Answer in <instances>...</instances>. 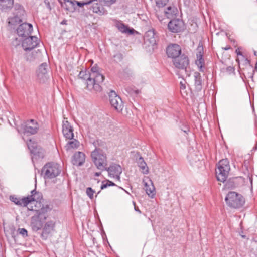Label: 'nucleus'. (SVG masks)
<instances>
[{"instance_id":"nucleus-20","label":"nucleus","mask_w":257,"mask_h":257,"mask_svg":"<svg viewBox=\"0 0 257 257\" xmlns=\"http://www.w3.org/2000/svg\"><path fill=\"white\" fill-rule=\"evenodd\" d=\"M197 53L196 54L197 60L196 64L197 65L200 71H203V67L204 65V60L203 58V48L202 45H199L197 49Z\"/></svg>"},{"instance_id":"nucleus-33","label":"nucleus","mask_w":257,"mask_h":257,"mask_svg":"<svg viewBox=\"0 0 257 257\" xmlns=\"http://www.w3.org/2000/svg\"><path fill=\"white\" fill-rule=\"evenodd\" d=\"M27 146L31 153L35 154L37 153L36 144L30 139L27 142Z\"/></svg>"},{"instance_id":"nucleus-10","label":"nucleus","mask_w":257,"mask_h":257,"mask_svg":"<svg viewBox=\"0 0 257 257\" xmlns=\"http://www.w3.org/2000/svg\"><path fill=\"white\" fill-rule=\"evenodd\" d=\"M38 44V38L35 36H27L22 42V47L26 51H30Z\"/></svg>"},{"instance_id":"nucleus-19","label":"nucleus","mask_w":257,"mask_h":257,"mask_svg":"<svg viewBox=\"0 0 257 257\" xmlns=\"http://www.w3.org/2000/svg\"><path fill=\"white\" fill-rule=\"evenodd\" d=\"M55 224L56 221L55 219L47 221L43 227L42 236H47L54 231Z\"/></svg>"},{"instance_id":"nucleus-13","label":"nucleus","mask_w":257,"mask_h":257,"mask_svg":"<svg viewBox=\"0 0 257 257\" xmlns=\"http://www.w3.org/2000/svg\"><path fill=\"white\" fill-rule=\"evenodd\" d=\"M104 170L108 172L110 177L115 178L117 180L120 179V175L122 173V168L119 165L112 164L109 167L106 166Z\"/></svg>"},{"instance_id":"nucleus-16","label":"nucleus","mask_w":257,"mask_h":257,"mask_svg":"<svg viewBox=\"0 0 257 257\" xmlns=\"http://www.w3.org/2000/svg\"><path fill=\"white\" fill-rule=\"evenodd\" d=\"M62 132L64 136L68 139H72L74 137L73 129L70 123L67 120L62 122Z\"/></svg>"},{"instance_id":"nucleus-11","label":"nucleus","mask_w":257,"mask_h":257,"mask_svg":"<svg viewBox=\"0 0 257 257\" xmlns=\"http://www.w3.org/2000/svg\"><path fill=\"white\" fill-rule=\"evenodd\" d=\"M33 31L32 24L29 23H23L19 25L17 29V34L19 36L27 37L29 36Z\"/></svg>"},{"instance_id":"nucleus-42","label":"nucleus","mask_w":257,"mask_h":257,"mask_svg":"<svg viewBox=\"0 0 257 257\" xmlns=\"http://www.w3.org/2000/svg\"><path fill=\"white\" fill-rule=\"evenodd\" d=\"M116 0H99L101 2H103L106 5H110L115 2Z\"/></svg>"},{"instance_id":"nucleus-18","label":"nucleus","mask_w":257,"mask_h":257,"mask_svg":"<svg viewBox=\"0 0 257 257\" xmlns=\"http://www.w3.org/2000/svg\"><path fill=\"white\" fill-rule=\"evenodd\" d=\"M158 39V36L154 29H151L147 31L145 35V41L151 45H155Z\"/></svg>"},{"instance_id":"nucleus-14","label":"nucleus","mask_w":257,"mask_h":257,"mask_svg":"<svg viewBox=\"0 0 257 257\" xmlns=\"http://www.w3.org/2000/svg\"><path fill=\"white\" fill-rule=\"evenodd\" d=\"M166 53L169 57L172 58L174 60L175 58L180 56L179 55L181 53V49L178 44H171L167 48Z\"/></svg>"},{"instance_id":"nucleus-15","label":"nucleus","mask_w":257,"mask_h":257,"mask_svg":"<svg viewBox=\"0 0 257 257\" xmlns=\"http://www.w3.org/2000/svg\"><path fill=\"white\" fill-rule=\"evenodd\" d=\"M10 200L15 204L21 206H27V205L35 200L32 196H28L20 199L15 196L10 197Z\"/></svg>"},{"instance_id":"nucleus-53","label":"nucleus","mask_w":257,"mask_h":257,"mask_svg":"<svg viewBox=\"0 0 257 257\" xmlns=\"http://www.w3.org/2000/svg\"><path fill=\"white\" fill-rule=\"evenodd\" d=\"M158 19H159V20L160 21H162V19H160V18L159 17V16H158Z\"/></svg>"},{"instance_id":"nucleus-54","label":"nucleus","mask_w":257,"mask_h":257,"mask_svg":"<svg viewBox=\"0 0 257 257\" xmlns=\"http://www.w3.org/2000/svg\"><path fill=\"white\" fill-rule=\"evenodd\" d=\"M138 92H139V90H137V91H136V93H138Z\"/></svg>"},{"instance_id":"nucleus-45","label":"nucleus","mask_w":257,"mask_h":257,"mask_svg":"<svg viewBox=\"0 0 257 257\" xmlns=\"http://www.w3.org/2000/svg\"><path fill=\"white\" fill-rule=\"evenodd\" d=\"M114 57H117L119 60H121L122 59V55L120 53L115 55Z\"/></svg>"},{"instance_id":"nucleus-44","label":"nucleus","mask_w":257,"mask_h":257,"mask_svg":"<svg viewBox=\"0 0 257 257\" xmlns=\"http://www.w3.org/2000/svg\"><path fill=\"white\" fill-rule=\"evenodd\" d=\"M180 89L181 90L185 89L186 86H185V84H184L182 82H180Z\"/></svg>"},{"instance_id":"nucleus-8","label":"nucleus","mask_w":257,"mask_h":257,"mask_svg":"<svg viewBox=\"0 0 257 257\" xmlns=\"http://www.w3.org/2000/svg\"><path fill=\"white\" fill-rule=\"evenodd\" d=\"M50 67L46 62L42 63L36 71L37 79L40 83H45L49 79Z\"/></svg>"},{"instance_id":"nucleus-21","label":"nucleus","mask_w":257,"mask_h":257,"mask_svg":"<svg viewBox=\"0 0 257 257\" xmlns=\"http://www.w3.org/2000/svg\"><path fill=\"white\" fill-rule=\"evenodd\" d=\"M115 26L118 30L122 33L133 34L135 30L133 28H130L120 21L116 20L114 24Z\"/></svg>"},{"instance_id":"nucleus-28","label":"nucleus","mask_w":257,"mask_h":257,"mask_svg":"<svg viewBox=\"0 0 257 257\" xmlns=\"http://www.w3.org/2000/svg\"><path fill=\"white\" fill-rule=\"evenodd\" d=\"M137 163L139 168L142 170L141 172L144 174H147L149 173V169L147 166L146 163L144 161L143 157L140 156L137 159Z\"/></svg>"},{"instance_id":"nucleus-39","label":"nucleus","mask_w":257,"mask_h":257,"mask_svg":"<svg viewBox=\"0 0 257 257\" xmlns=\"http://www.w3.org/2000/svg\"><path fill=\"white\" fill-rule=\"evenodd\" d=\"M86 193L87 196L91 199L93 198L94 193L95 191L93 189H92L91 187H88L86 188Z\"/></svg>"},{"instance_id":"nucleus-51","label":"nucleus","mask_w":257,"mask_h":257,"mask_svg":"<svg viewBox=\"0 0 257 257\" xmlns=\"http://www.w3.org/2000/svg\"><path fill=\"white\" fill-rule=\"evenodd\" d=\"M190 161L191 162V165H193V162L191 160H190Z\"/></svg>"},{"instance_id":"nucleus-49","label":"nucleus","mask_w":257,"mask_h":257,"mask_svg":"<svg viewBox=\"0 0 257 257\" xmlns=\"http://www.w3.org/2000/svg\"><path fill=\"white\" fill-rule=\"evenodd\" d=\"M101 175V172H96L94 174L95 176H99Z\"/></svg>"},{"instance_id":"nucleus-41","label":"nucleus","mask_w":257,"mask_h":257,"mask_svg":"<svg viewBox=\"0 0 257 257\" xmlns=\"http://www.w3.org/2000/svg\"><path fill=\"white\" fill-rule=\"evenodd\" d=\"M19 232L20 234H21L23 236H27V231L25 228H19L18 229Z\"/></svg>"},{"instance_id":"nucleus-7","label":"nucleus","mask_w":257,"mask_h":257,"mask_svg":"<svg viewBox=\"0 0 257 257\" xmlns=\"http://www.w3.org/2000/svg\"><path fill=\"white\" fill-rule=\"evenodd\" d=\"M21 128L24 134L34 135L38 132L39 125L36 120L30 119L22 123Z\"/></svg>"},{"instance_id":"nucleus-31","label":"nucleus","mask_w":257,"mask_h":257,"mask_svg":"<svg viewBox=\"0 0 257 257\" xmlns=\"http://www.w3.org/2000/svg\"><path fill=\"white\" fill-rule=\"evenodd\" d=\"M64 1L65 3H66V9L67 10L73 12L76 9L75 6V4L76 3V1H71V0H64Z\"/></svg>"},{"instance_id":"nucleus-12","label":"nucleus","mask_w":257,"mask_h":257,"mask_svg":"<svg viewBox=\"0 0 257 257\" xmlns=\"http://www.w3.org/2000/svg\"><path fill=\"white\" fill-rule=\"evenodd\" d=\"M168 29L173 33L181 32L184 29L183 22L178 19H173L168 24Z\"/></svg>"},{"instance_id":"nucleus-4","label":"nucleus","mask_w":257,"mask_h":257,"mask_svg":"<svg viewBox=\"0 0 257 257\" xmlns=\"http://www.w3.org/2000/svg\"><path fill=\"white\" fill-rule=\"evenodd\" d=\"M226 204L230 207L239 208L245 203L244 197L235 192H229L225 198Z\"/></svg>"},{"instance_id":"nucleus-37","label":"nucleus","mask_w":257,"mask_h":257,"mask_svg":"<svg viewBox=\"0 0 257 257\" xmlns=\"http://www.w3.org/2000/svg\"><path fill=\"white\" fill-rule=\"evenodd\" d=\"M115 184L109 180H106V181H103L101 186V189H104L109 186H115Z\"/></svg>"},{"instance_id":"nucleus-50","label":"nucleus","mask_w":257,"mask_h":257,"mask_svg":"<svg viewBox=\"0 0 257 257\" xmlns=\"http://www.w3.org/2000/svg\"><path fill=\"white\" fill-rule=\"evenodd\" d=\"M184 132L187 133L189 131V129L187 127L185 130H183Z\"/></svg>"},{"instance_id":"nucleus-24","label":"nucleus","mask_w":257,"mask_h":257,"mask_svg":"<svg viewBox=\"0 0 257 257\" xmlns=\"http://www.w3.org/2000/svg\"><path fill=\"white\" fill-rule=\"evenodd\" d=\"M86 88L90 91L100 92L101 90V87L98 83H96L93 78L90 77L86 80Z\"/></svg>"},{"instance_id":"nucleus-23","label":"nucleus","mask_w":257,"mask_h":257,"mask_svg":"<svg viewBox=\"0 0 257 257\" xmlns=\"http://www.w3.org/2000/svg\"><path fill=\"white\" fill-rule=\"evenodd\" d=\"M147 179L148 182H146L145 179L143 180L144 184V189L148 196L153 198L155 195V188L152 181L149 178Z\"/></svg>"},{"instance_id":"nucleus-25","label":"nucleus","mask_w":257,"mask_h":257,"mask_svg":"<svg viewBox=\"0 0 257 257\" xmlns=\"http://www.w3.org/2000/svg\"><path fill=\"white\" fill-rule=\"evenodd\" d=\"M73 158L74 165L81 166L85 162V155L81 152H77L74 154Z\"/></svg>"},{"instance_id":"nucleus-3","label":"nucleus","mask_w":257,"mask_h":257,"mask_svg":"<svg viewBox=\"0 0 257 257\" xmlns=\"http://www.w3.org/2000/svg\"><path fill=\"white\" fill-rule=\"evenodd\" d=\"M230 171L229 161L227 159L220 160L217 164L216 169V175L218 181L224 182Z\"/></svg>"},{"instance_id":"nucleus-52","label":"nucleus","mask_w":257,"mask_h":257,"mask_svg":"<svg viewBox=\"0 0 257 257\" xmlns=\"http://www.w3.org/2000/svg\"><path fill=\"white\" fill-rule=\"evenodd\" d=\"M254 54L255 55H257V54H256V51H254Z\"/></svg>"},{"instance_id":"nucleus-38","label":"nucleus","mask_w":257,"mask_h":257,"mask_svg":"<svg viewBox=\"0 0 257 257\" xmlns=\"http://www.w3.org/2000/svg\"><path fill=\"white\" fill-rule=\"evenodd\" d=\"M99 72V68L97 65H95L91 68V73H89V75L90 77H94L95 74Z\"/></svg>"},{"instance_id":"nucleus-6","label":"nucleus","mask_w":257,"mask_h":257,"mask_svg":"<svg viewBox=\"0 0 257 257\" xmlns=\"http://www.w3.org/2000/svg\"><path fill=\"white\" fill-rule=\"evenodd\" d=\"M173 64L175 67L179 69L184 70L187 76H189L190 74L187 70L189 64V60L188 57L185 54L181 55L177 58H175L173 61Z\"/></svg>"},{"instance_id":"nucleus-9","label":"nucleus","mask_w":257,"mask_h":257,"mask_svg":"<svg viewBox=\"0 0 257 257\" xmlns=\"http://www.w3.org/2000/svg\"><path fill=\"white\" fill-rule=\"evenodd\" d=\"M109 100L110 103L118 112H120L123 107L121 98L114 91H111L109 93Z\"/></svg>"},{"instance_id":"nucleus-5","label":"nucleus","mask_w":257,"mask_h":257,"mask_svg":"<svg viewBox=\"0 0 257 257\" xmlns=\"http://www.w3.org/2000/svg\"><path fill=\"white\" fill-rule=\"evenodd\" d=\"M61 170L58 164L48 163L42 168V173L44 175V178L52 179L56 177L60 173Z\"/></svg>"},{"instance_id":"nucleus-1","label":"nucleus","mask_w":257,"mask_h":257,"mask_svg":"<svg viewBox=\"0 0 257 257\" xmlns=\"http://www.w3.org/2000/svg\"><path fill=\"white\" fill-rule=\"evenodd\" d=\"M98 146L91 152V157L93 162L99 170H104L107 166L106 154L101 148L107 149L105 143L97 141Z\"/></svg>"},{"instance_id":"nucleus-2","label":"nucleus","mask_w":257,"mask_h":257,"mask_svg":"<svg viewBox=\"0 0 257 257\" xmlns=\"http://www.w3.org/2000/svg\"><path fill=\"white\" fill-rule=\"evenodd\" d=\"M49 209L48 205L43 207L40 210H36V213L31 217V226L34 231H37L41 229L43 224L47 218L46 212Z\"/></svg>"},{"instance_id":"nucleus-27","label":"nucleus","mask_w":257,"mask_h":257,"mask_svg":"<svg viewBox=\"0 0 257 257\" xmlns=\"http://www.w3.org/2000/svg\"><path fill=\"white\" fill-rule=\"evenodd\" d=\"M193 76L194 77L195 89L197 91H200L202 88L201 74L198 72H195Z\"/></svg>"},{"instance_id":"nucleus-47","label":"nucleus","mask_w":257,"mask_h":257,"mask_svg":"<svg viewBox=\"0 0 257 257\" xmlns=\"http://www.w3.org/2000/svg\"><path fill=\"white\" fill-rule=\"evenodd\" d=\"M236 53H237V55H241V56H242V52L240 51V50L237 49L235 51Z\"/></svg>"},{"instance_id":"nucleus-34","label":"nucleus","mask_w":257,"mask_h":257,"mask_svg":"<svg viewBox=\"0 0 257 257\" xmlns=\"http://www.w3.org/2000/svg\"><path fill=\"white\" fill-rule=\"evenodd\" d=\"M92 78V77H91ZM93 79L96 83H98L99 85L102 83L104 79V76L100 73H98L95 75V76L93 77Z\"/></svg>"},{"instance_id":"nucleus-43","label":"nucleus","mask_w":257,"mask_h":257,"mask_svg":"<svg viewBox=\"0 0 257 257\" xmlns=\"http://www.w3.org/2000/svg\"><path fill=\"white\" fill-rule=\"evenodd\" d=\"M31 195L30 196H32L35 199L34 201H36L37 199L35 198V195L38 194V193L37 192L35 189L31 191ZM38 199V198H37V199Z\"/></svg>"},{"instance_id":"nucleus-46","label":"nucleus","mask_w":257,"mask_h":257,"mask_svg":"<svg viewBox=\"0 0 257 257\" xmlns=\"http://www.w3.org/2000/svg\"><path fill=\"white\" fill-rule=\"evenodd\" d=\"M133 203H134V208H135V211L138 212L140 213H141V211L140 210L139 208L136 206L135 203L134 202Z\"/></svg>"},{"instance_id":"nucleus-40","label":"nucleus","mask_w":257,"mask_h":257,"mask_svg":"<svg viewBox=\"0 0 257 257\" xmlns=\"http://www.w3.org/2000/svg\"><path fill=\"white\" fill-rule=\"evenodd\" d=\"M93 1V0H90L89 1L85 2H77V1H76V4H77L78 6L82 7V6H83L84 5H87L90 4Z\"/></svg>"},{"instance_id":"nucleus-17","label":"nucleus","mask_w":257,"mask_h":257,"mask_svg":"<svg viewBox=\"0 0 257 257\" xmlns=\"http://www.w3.org/2000/svg\"><path fill=\"white\" fill-rule=\"evenodd\" d=\"M14 17L12 18V20L14 21H22V17L25 15V10L23 7L19 4L16 3L14 6Z\"/></svg>"},{"instance_id":"nucleus-26","label":"nucleus","mask_w":257,"mask_h":257,"mask_svg":"<svg viewBox=\"0 0 257 257\" xmlns=\"http://www.w3.org/2000/svg\"><path fill=\"white\" fill-rule=\"evenodd\" d=\"M93 13L98 14L99 15H104L107 13V11L100 4L94 3L89 7Z\"/></svg>"},{"instance_id":"nucleus-29","label":"nucleus","mask_w":257,"mask_h":257,"mask_svg":"<svg viewBox=\"0 0 257 257\" xmlns=\"http://www.w3.org/2000/svg\"><path fill=\"white\" fill-rule=\"evenodd\" d=\"M177 9L174 6H169L164 12L168 18H171L177 14Z\"/></svg>"},{"instance_id":"nucleus-30","label":"nucleus","mask_w":257,"mask_h":257,"mask_svg":"<svg viewBox=\"0 0 257 257\" xmlns=\"http://www.w3.org/2000/svg\"><path fill=\"white\" fill-rule=\"evenodd\" d=\"M13 4V0H0V9L5 11L12 8Z\"/></svg>"},{"instance_id":"nucleus-35","label":"nucleus","mask_w":257,"mask_h":257,"mask_svg":"<svg viewBox=\"0 0 257 257\" xmlns=\"http://www.w3.org/2000/svg\"><path fill=\"white\" fill-rule=\"evenodd\" d=\"M78 77L84 80H87L90 77L89 73H87L86 70H82L78 74Z\"/></svg>"},{"instance_id":"nucleus-48","label":"nucleus","mask_w":257,"mask_h":257,"mask_svg":"<svg viewBox=\"0 0 257 257\" xmlns=\"http://www.w3.org/2000/svg\"><path fill=\"white\" fill-rule=\"evenodd\" d=\"M244 62H245V63L246 64H247V65H249V64H250L249 61V60H248V59H247V58H245V59H244Z\"/></svg>"},{"instance_id":"nucleus-32","label":"nucleus","mask_w":257,"mask_h":257,"mask_svg":"<svg viewBox=\"0 0 257 257\" xmlns=\"http://www.w3.org/2000/svg\"><path fill=\"white\" fill-rule=\"evenodd\" d=\"M79 142L77 140L74 139L71 141H69L65 147L67 150H69L70 149L77 148L79 146Z\"/></svg>"},{"instance_id":"nucleus-22","label":"nucleus","mask_w":257,"mask_h":257,"mask_svg":"<svg viewBox=\"0 0 257 257\" xmlns=\"http://www.w3.org/2000/svg\"><path fill=\"white\" fill-rule=\"evenodd\" d=\"M248 180L252 183V179L249 175L247 176L246 181L242 177L238 176L230 179L229 181L230 183H233L232 186L236 187L244 185L246 182H247Z\"/></svg>"},{"instance_id":"nucleus-36","label":"nucleus","mask_w":257,"mask_h":257,"mask_svg":"<svg viewBox=\"0 0 257 257\" xmlns=\"http://www.w3.org/2000/svg\"><path fill=\"white\" fill-rule=\"evenodd\" d=\"M156 6L159 8H163L168 3L169 0H155Z\"/></svg>"}]
</instances>
